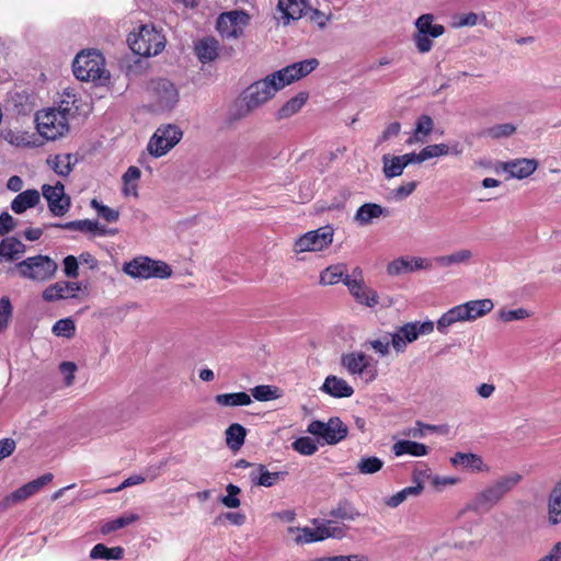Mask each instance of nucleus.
<instances>
[{"mask_svg": "<svg viewBox=\"0 0 561 561\" xmlns=\"http://www.w3.org/2000/svg\"><path fill=\"white\" fill-rule=\"evenodd\" d=\"M308 93L299 92L294 98L289 99L277 112V119H286L297 114L306 104Z\"/></svg>", "mask_w": 561, "mask_h": 561, "instance_id": "38", "label": "nucleus"}, {"mask_svg": "<svg viewBox=\"0 0 561 561\" xmlns=\"http://www.w3.org/2000/svg\"><path fill=\"white\" fill-rule=\"evenodd\" d=\"M288 536L294 542L305 545L327 538H342L344 536V527L333 520L314 522V527H289Z\"/></svg>", "mask_w": 561, "mask_h": 561, "instance_id": "7", "label": "nucleus"}, {"mask_svg": "<svg viewBox=\"0 0 561 561\" xmlns=\"http://www.w3.org/2000/svg\"><path fill=\"white\" fill-rule=\"evenodd\" d=\"M472 259L473 252L470 249H459L449 254L437 256L435 262L439 267L448 268L457 265H469Z\"/></svg>", "mask_w": 561, "mask_h": 561, "instance_id": "30", "label": "nucleus"}, {"mask_svg": "<svg viewBox=\"0 0 561 561\" xmlns=\"http://www.w3.org/2000/svg\"><path fill=\"white\" fill-rule=\"evenodd\" d=\"M54 479L53 473H45L41 476L39 478L25 483L21 488L16 489L14 492H12L8 497L7 501L10 503H18L21 501H24L35 493H37L44 485L51 482Z\"/></svg>", "mask_w": 561, "mask_h": 561, "instance_id": "25", "label": "nucleus"}, {"mask_svg": "<svg viewBox=\"0 0 561 561\" xmlns=\"http://www.w3.org/2000/svg\"><path fill=\"white\" fill-rule=\"evenodd\" d=\"M90 205L98 213V215L107 222H116L119 218L118 210L105 206L96 199H92Z\"/></svg>", "mask_w": 561, "mask_h": 561, "instance_id": "55", "label": "nucleus"}, {"mask_svg": "<svg viewBox=\"0 0 561 561\" xmlns=\"http://www.w3.org/2000/svg\"><path fill=\"white\" fill-rule=\"evenodd\" d=\"M434 127L433 119L428 115H422L419 117L415 124L412 136L407 140L408 145H414L423 142L424 138L428 136Z\"/></svg>", "mask_w": 561, "mask_h": 561, "instance_id": "41", "label": "nucleus"}, {"mask_svg": "<svg viewBox=\"0 0 561 561\" xmlns=\"http://www.w3.org/2000/svg\"><path fill=\"white\" fill-rule=\"evenodd\" d=\"M252 397L257 401H272L279 398L278 388L270 385H260L251 389Z\"/></svg>", "mask_w": 561, "mask_h": 561, "instance_id": "52", "label": "nucleus"}, {"mask_svg": "<svg viewBox=\"0 0 561 561\" xmlns=\"http://www.w3.org/2000/svg\"><path fill=\"white\" fill-rule=\"evenodd\" d=\"M517 130L513 123L495 124L482 130V136L493 140H500L513 136Z\"/></svg>", "mask_w": 561, "mask_h": 561, "instance_id": "45", "label": "nucleus"}, {"mask_svg": "<svg viewBox=\"0 0 561 561\" xmlns=\"http://www.w3.org/2000/svg\"><path fill=\"white\" fill-rule=\"evenodd\" d=\"M123 272L131 278L165 279L171 277L172 268L163 261L153 260L148 256H137L123 265Z\"/></svg>", "mask_w": 561, "mask_h": 561, "instance_id": "9", "label": "nucleus"}, {"mask_svg": "<svg viewBox=\"0 0 561 561\" xmlns=\"http://www.w3.org/2000/svg\"><path fill=\"white\" fill-rule=\"evenodd\" d=\"M431 268L432 262L426 257L400 256L389 262L386 271L389 276H399L407 273Z\"/></svg>", "mask_w": 561, "mask_h": 561, "instance_id": "20", "label": "nucleus"}, {"mask_svg": "<svg viewBox=\"0 0 561 561\" xmlns=\"http://www.w3.org/2000/svg\"><path fill=\"white\" fill-rule=\"evenodd\" d=\"M249 22V15L243 11H230L219 15L217 30L226 38H238Z\"/></svg>", "mask_w": 561, "mask_h": 561, "instance_id": "19", "label": "nucleus"}, {"mask_svg": "<svg viewBox=\"0 0 561 561\" xmlns=\"http://www.w3.org/2000/svg\"><path fill=\"white\" fill-rule=\"evenodd\" d=\"M286 472L275 471L271 472L264 465H256L249 473V479L253 484L270 488L283 481L286 477Z\"/></svg>", "mask_w": 561, "mask_h": 561, "instance_id": "27", "label": "nucleus"}, {"mask_svg": "<svg viewBox=\"0 0 561 561\" xmlns=\"http://www.w3.org/2000/svg\"><path fill=\"white\" fill-rule=\"evenodd\" d=\"M77 370L78 366L73 362H61L59 364V373L62 376L65 387L73 385Z\"/></svg>", "mask_w": 561, "mask_h": 561, "instance_id": "60", "label": "nucleus"}, {"mask_svg": "<svg viewBox=\"0 0 561 561\" xmlns=\"http://www.w3.org/2000/svg\"><path fill=\"white\" fill-rule=\"evenodd\" d=\"M321 390L334 398H350L354 393L353 387L345 379L334 375L324 379Z\"/></svg>", "mask_w": 561, "mask_h": 561, "instance_id": "28", "label": "nucleus"}, {"mask_svg": "<svg viewBox=\"0 0 561 561\" xmlns=\"http://www.w3.org/2000/svg\"><path fill=\"white\" fill-rule=\"evenodd\" d=\"M51 332L58 337L71 339L76 334V323L71 318L60 319L53 325Z\"/></svg>", "mask_w": 561, "mask_h": 561, "instance_id": "51", "label": "nucleus"}, {"mask_svg": "<svg viewBox=\"0 0 561 561\" xmlns=\"http://www.w3.org/2000/svg\"><path fill=\"white\" fill-rule=\"evenodd\" d=\"M531 313L525 308H517L513 310L501 309L499 310V320L502 322H513L527 319Z\"/></svg>", "mask_w": 561, "mask_h": 561, "instance_id": "56", "label": "nucleus"}, {"mask_svg": "<svg viewBox=\"0 0 561 561\" xmlns=\"http://www.w3.org/2000/svg\"><path fill=\"white\" fill-rule=\"evenodd\" d=\"M450 463L454 467L474 473L489 472L490 470V467L483 461L482 457L472 453H456L450 458Z\"/></svg>", "mask_w": 561, "mask_h": 561, "instance_id": "23", "label": "nucleus"}, {"mask_svg": "<svg viewBox=\"0 0 561 561\" xmlns=\"http://www.w3.org/2000/svg\"><path fill=\"white\" fill-rule=\"evenodd\" d=\"M141 176V171L137 167H129L122 176L123 187L122 193L125 196L138 197V183Z\"/></svg>", "mask_w": 561, "mask_h": 561, "instance_id": "37", "label": "nucleus"}, {"mask_svg": "<svg viewBox=\"0 0 561 561\" xmlns=\"http://www.w3.org/2000/svg\"><path fill=\"white\" fill-rule=\"evenodd\" d=\"M12 316V306L8 297L0 299V331L5 328Z\"/></svg>", "mask_w": 561, "mask_h": 561, "instance_id": "62", "label": "nucleus"}, {"mask_svg": "<svg viewBox=\"0 0 561 561\" xmlns=\"http://www.w3.org/2000/svg\"><path fill=\"white\" fill-rule=\"evenodd\" d=\"M291 447L295 451L304 456H311L318 450V445L316 442L308 436L297 438L291 444Z\"/></svg>", "mask_w": 561, "mask_h": 561, "instance_id": "53", "label": "nucleus"}, {"mask_svg": "<svg viewBox=\"0 0 561 561\" xmlns=\"http://www.w3.org/2000/svg\"><path fill=\"white\" fill-rule=\"evenodd\" d=\"M405 165L400 156L385 154L382 157V171L387 179L399 176L403 173Z\"/></svg>", "mask_w": 561, "mask_h": 561, "instance_id": "47", "label": "nucleus"}, {"mask_svg": "<svg viewBox=\"0 0 561 561\" xmlns=\"http://www.w3.org/2000/svg\"><path fill=\"white\" fill-rule=\"evenodd\" d=\"M450 152V148L446 144L428 145L421 150V158L426 161L432 158H438L447 156Z\"/></svg>", "mask_w": 561, "mask_h": 561, "instance_id": "57", "label": "nucleus"}, {"mask_svg": "<svg viewBox=\"0 0 561 561\" xmlns=\"http://www.w3.org/2000/svg\"><path fill=\"white\" fill-rule=\"evenodd\" d=\"M307 432L325 444L335 445L346 437L347 427L339 417H331L328 422L312 421L308 425Z\"/></svg>", "mask_w": 561, "mask_h": 561, "instance_id": "15", "label": "nucleus"}, {"mask_svg": "<svg viewBox=\"0 0 561 561\" xmlns=\"http://www.w3.org/2000/svg\"><path fill=\"white\" fill-rule=\"evenodd\" d=\"M54 227H58L66 230H76V231H84V232H91L94 236L99 237H106V236H114L117 233V229L115 228H106L105 226H102L96 220H75L69 221L66 224H57L53 225Z\"/></svg>", "mask_w": 561, "mask_h": 561, "instance_id": "22", "label": "nucleus"}, {"mask_svg": "<svg viewBox=\"0 0 561 561\" xmlns=\"http://www.w3.org/2000/svg\"><path fill=\"white\" fill-rule=\"evenodd\" d=\"M72 68L76 78L81 81H92L102 85L110 79V72L105 69L104 57L96 50L78 54Z\"/></svg>", "mask_w": 561, "mask_h": 561, "instance_id": "5", "label": "nucleus"}, {"mask_svg": "<svg viewBox=\"0 0 561 561\" xmlns=\"http://www.w3.org/2000/svg\"><path fill=\"white\" fill-rule=\"evenodd\" d=\"M150 91L158 110H171L179 101L175 85L167 79L152 80Z\"/></svg>", "mask_w": 561, "mask_h": 561, "instance_id": "17", "label": "nucleus"}, {"mask_svg": "<svg viewBox=\"0 0 561 561\" xmlns=\"http://www.w3.org/2000/svg\"><path fill=\"white\" fill-rule=\"evenodd\" d=\"M3 138L5 141H8L11 145L18 146V147H26L30 146V136L26 133L19 131V130H5L3 133Z\"/></svg>", "mask_w": 561, "mask_h": 561, "instance_id": "59", "label": "nucleus"}, {"mask_svg": "<svg viewBox=\"0 0 561 561\" xmlns=\"http://www.w3.org/2000/svg\"><path fill=\"white\" fill-rule=\"evenodd\" d=\"M469 322H473L490 313L494 308V302L490 298L469 300L465 302Z\"/></svg>", "mask_w": 561, "mask_h": 561, "instance_id": "33", "label": "nucleus"}, {"mask_svg": "<svg viewBox=\"0 0 561 561\" xmlns=\"http://www.w3.org/2000/svg\"><path fill=\"white\" fill-rule=\"evenodd\" d=\"M416 33L413 36L417 50L422 54L428 53L433 47L432 38L442 36L445 27L434 23L433 14H423L415 21Z\"/></svg>", "mask_w": 561, "mask_h": 561, "instance_id": "14", "label": "nucleus"}, {"mask_svg": "<svg viewBox=\"0 0 561 561\" xmlns=\"http://www.w3.org/2000/svg\"><path fill=\"white\" fill-rule=\"evenodd\" d=\"M341 366L348 375L359 377L367 383L375 381L378 377L377 360H374L363 351L342 354Z\"/></svg>", "mask_w": 561, "mask_h": 561, "instance_id": "11", "label": "nucleus"}, {"mask_svg": "<svg viewBox=\"0 0 561 561\" xmlns=\"http://www.w3.org/2000/svg\"><path fill=\"white\" fill-rule=\"evenodd\" d=\"M458 323L453 312L448 309L445 311L436 322V329L440 334H447L449 329Z\"/></svg>", "mask_w": 561, "mask_h": 561, "instance_id": "61", "label": "nucleus"}, {"mask_svg": "<svg viewBox=\"0 0 561 561\" xmlns=\"http://www.w3.org/2000/svg\"><path fill=\"white\" fill-rule=\"evenodd\" d=\"M422 491H423V484L419 482L416 485L407 486V488L400 490L399 492H397L396 494L385 497L383 503L386 506H388L390 508H396L400 504H402L404 501H407L410 496L420 495L422 493Z\"/></svg>", "mask_w": 561, "mask_h": 561, "instance_id": "39", "label": "nucleus"}, {"mask_svg": "<svg viewBox=\"0 0 561 561\" xmlns=\"http://www.w3.org/2000/svg\"><path fill=\"white\" fill-rule=\"evenodd\" d=\"M214 400L224 408L247 407L252 403L251 396L247 392L220 393L216 394Z\"/></svg>", "mask_w": 561, "mask_h": 561, "instance_id": "36", "label": "nucleus"}, {"mask_svg": "<svg viewBox=\"0 0 561 561\" xmlns=\"http://www.w3.org/2000/svg\"><path fill=\"white\" fill-rule=\"evenodd\" d=\"M226 492L227 494L220 499L221 504L228 508H238L241 505V501L239 499L241 489L238 485L230 483L226 486Z\"/></svg>", "mask_w": 561, "mask_h": 561, "instance_id": "54", "label": "nucleus"}, {"mask_svg": "<svg viewBox=\"0 0 561 561\" xmlns=\"http://www.w3.org/2000/svg\"><path fill=\"white\" fill-rule=\"evenodd\" d=\"M226 444L232 450H239L244 443L247 431L238 423H233L228 426L225 432Z\"/></svg>", "mask_w": 561, "mask_h": 561, "instance_id": "44", "label": "nucleus"}, {"mask_svg": "<svg viewBox=\"0 0 561 561\" xmlns=\"http://www.w3.org/2000/svg\"><path fill=\"white\" fill-rule=\"evenodd\" d=\"M392 453L396 457L410 455L414 457H423L428 454V448L422 443L414 440L401 439L392 445Z\"/></svg>", "mask_w": 561, "mask_h": 561, "instance_id": "32", "label": "nucleus"}, {"mask_svg": "<svg viewBox=\"0 0 561 561\" xmlns=\"http://www.w3.org/2000/svg\"><path fill=\"white\" fill-rule=\"evenodd\" d=\"M195 51L202 62L214 60L218 55V43L214 38H204L196 43Z\"/></svg>", "mask_w": 561, "mask_h": 561, "instance_id": "43", "label": "nucleus"}, {"mask_svg": "<svg viewBox=\"0 0 561 561\" xmlns=\"http://www.w3.org/2000/svg\"><path fill=\"white\" fill-rule=\"evenodd\" d=\"M344 284L358 304L367 307H375L379 302L377 293L368 288L363 279V272L359 267H355L352 275H346Z\"/></svg>", "mask_w": 561, "mask_h": 561, "instance_id": "16", "label": "nucleus"}, {"mask_svg": "<svg viewBox=\"0 0 561 561\" xmlns=\"http://www.w3.org/2000/svg\"><path fill=\"white\" fill-rule=\"evenodd\" d=\"M478 526L479 520H473L460 527L446 529L434 545V553L437 557H447L453 549L466 550L470 548L473 542L469 540V537L474 534Z\"/></svg>", "mask_w": 561, "mask_h": 561, "instance_id": "6", "label": "nucleus"}, {"mask_svg": "<svg viewBox=\"0 0 561 561\" xmlns=\"http://www.w3.org/2000/svg\"><path fill=\"white\" fill-rule=\"evenodd\" d=\"M333 236L334 231L330 226L310 230L295 240L293 251L296 254L323 251L332 244Z\"/></svg>", "mask_w": 561, "mask_h": 561, "instance_id": "13", "label": "nucleus"}, {"mask_svg": "<svg viewBox=\"0 0 561 561\" xmlns=\"http://www.w3.org/2000/svg\"><path fill=\"white\" fill-rule=\"evenodd\" d=\"M330 516L342 520H355L360 513L350 502L343 501L330 512Z\"/></svg>", "mask_w": 561, "mask_h": 561, "instance_id": "50", "label": "nucleus"}, {"mask_svg": "<svg viewBox=\"0 0 561 561\" xmlns=\"http://www.w3.org/2000/svg\"><path fill=\"white\" fill-rule=\"evenodd\" d=\"M15 270L23 278L43 283L55 276L58 265L51 257L38 254L19 262Z\"/></svg>", "mask_w": 561, "mask_h": 561, "instance_id": "10", "label": "nucleus"}, {"mask_svg": "<svg viewBox=\"0 0 561 561\" xmlns=\"http://www.w3.org/2000/svg\"><path fill=\"white\" fill-rule=\"evenodd\" d=\"M128 44L135 54L150 57L163 50L165 37L156 27L142 25L138 32L129 34Z\"/></svg>", "mask_w": 561, "mask_h": 561, "instance_id": "8", "label": "nucleus"}, {"mask_svg": "<svg viewBox=\"0 0 561 561\" xmlns=\"http://www.w3.org/2000/svg\"><path fill=\"white\" fill-rule=\"evenodd\" d=\"M318 65L319 61L316 58L294 62L253 82L242 94L257 110L271 101L278 91L311 73Z\"/></svg>", "mask_w": 561, "mask_h": 561, "instance_id": "1", "label": "nucleus"}, {"mask_svg": "<svg viewBox=\"0 0 561 561\" xmlns=\"http://www.w3.org/2000/svg\"><path fill=\"white\" fill-rule=\"evenodd\" d=\"M42 195L47 201L48 209L54 216L61 217L69 211L71 201L66 195L62 183L57 182L55 185L44 184L42 186Z\"/></svg>", "mask_w": 561, "mask_h": 561, "instance_id": "18", "label": "nucleus"}, {"mask_svg": "<svg viewBox=\"0 0 561 561\" xmlns=\"http://www.w3.org/2000/svg\"><path fill=\"white\" fill-rule=\"evenodd\" d=\"M75 158L70 153L56 154L47 159V164L60 176H67L75 164Z\"/></svg>", "mask_w": 561, "mask_h": 561, "instance_id": "40", "label": "nucleus"}, {"mask_svg": "<svg viewBox=\"0 0 561 561\" xmlns=\"http://www.w3.org/2000/svg\"><path fill=\"white\" fill-rule=\"evenodd\" d=\"M41 202V193L37 190H26L19 193L11 202V209L15 214H23L35 207Z\"/></svg>", "mask_w": 561, "mask_h": 561, "instance_id": "31", "label": "nucleus"}, {"mask_svg": "<svg viewBox=\"0 0 561 561\" xmlns=\"http://www.w3.org/2000/svg\"><path fill=\"white\" fill-rule=\"evenodd\" d=\"M70 108L68 106L48 107L38 111L35 116L38 134L47 140H56L69 131Z\"/></svg>", "mask_w": 561, "mask_h": 561, "instance_id": "4", "label": "nucleus"}, {"mask_svg": "<svg viewBox=\"0 0 561 561\" xmlns=\"http://www.w3.org/2000/svg\"><path fill=\"white\" fill-rule=\"evenodd\" d=\"M522 480L519 473H511L499 478L490 483L486 488L479 491L466 507L459 512L458 517L465 511H490L494 507L514 486Z\"/></svg>", "mask_w": 561, "mask_h": 561, "instance_id": "3", "label": "nucleus"}, {"mask_svg": "<svg viewBox=\"0 0 561 561\" xmlns=\"http://www.w3.org/2000/svg\"><path fill=\"white\" fill-rule=\"evenodd\" d=\"M254 111L255 108L244 99V95L241 93L228 111V121L233 123L243 119Z\"/></svg>", "mask_w": 561, "mask_h": 561, "instance_id": "42", "label": "nucleus"}, {"mask_svg": "<svg viewBox=\"0 0 561 561\" xmlns=\"http://www.w3.org/2000/svg\"><path fill=\"white\" fill-rule=\"evenodd\" d=\"M182 130L172 124L161 125L148 141L147 150L153 158L165 156L182 139Z\"/></svg>", "mask_w": 561, "mask_h": 561, "instance_id": "12", "label": "nucleus"}, {"mask_svg": "<svg viewBox=\"0 0 561 561\" xmlns=\"http://www.w3.org/2000/svg\"><path fill=\"white\" fill-rule=\"evenodd\" d=\"M307 8V0H278L277 9L282 13L284 24L302 16Z\"/></svg>", "mask_w": 561, "mask_h": 561, "instance_id": "29", "label": "nucleus"}, {"mask_svg": "<svg viewBox=\"0 0 561 561\" xmlns=\"http://www.w3.org/2000/svg\"><path fill=\"white\" fill-rule=\"evenodd\" d=\"M435 323L431 320L424 322H408L397 331L388 335L378 339L367 340L363 347L373 350L376 354L381 357H386L390 354V345L397 353H403L408 344L413 343L421 335H428L433 333Z\"/></svg>", "mask_w": 561, "mask_h": 561, "instance_id": "2", "label": "nucleus"}, {"mask_svg": "<svg viewBox=\"0 0 561 561\" xmlns=\"http://www.w3.org/2000/svg\"><path fill=\"white\" fill-rule=\"evenodd\" d=\"M136 519H137V515H135V514H127V515L119 516L118 518L107 522L105 525H103L102 533L110 534L112 531H115L117 529H121V528L131 524Z\"/></svg>", "mask_w": 561, "mask_h": 561, "instance_id": "58", "label": "nucleus"}, {"mask_svg": "<svg viewBox=\"0 0 561 561\" xmlns=\"http://www.w3.org/2000/svg\"><path fill=\"white\" fill-rule=\"evenodd\" d=\"M79 270V261L73 255H68L64 259V273L67 277H77Z\"/></svg>", "mask_w": 561, "mask_h": 561, "instance_id": "63", "label": "nucleus"}, {"mask_svg": "<svg viewBox=\"0 0 561 561\" xmlns=\"http://www.w3.org/2000/svg\"><path fill=\"white\" fill-rule=\"evenodd\" d=\"M124 557V549L122 547L107 548L103 543L95 545L90 552L91 559L121 560Z\"/></svg>", "mask_w": 561, "mask_h": 561, "instance_id": "48", "label": "nucleus"}, {"mask_svg": "<svg viewBox=\"0 0 561 561\" xmlns=\"http://www.w3.org/2000/svg\"><path fill=\"white\" fill-rule=\"evenodd\" d=\"M389 211L379 204L365 203L363 204L354 215V222L359 227H366L373 225L377 219L387 217Z\"/></svg>", "mask_w": 561, "mask_h": 561, "instance_id": "24", "label": "nucleus"}, {"mask_svg": "<svg viewBox=\"0 0 561 561\" xmlns=\"http://www.w3.org/2000/svg\"><path fill=\"white\" fill-rule=\"evenodd\" d=\"M81 290L79 282L60 280L47 286L42 297L47 302H55L58 300L77 298L78 291Z\"/></svg>", "mask_w": 561, "mask_h": 561, "instance_id": "21", "label": "nucleus"}, {"mask_svg": "<svg viewBox=\"0 0 561 561\" xmlns=\"http://www.w3.org/2000/svg\"><path fill=\"white\" fill-rule=\"evenodd\" d=\"M383 467V460L377 456H363L356 463V470L360 474H375Z\"/></svg>", "mask_w": 561, "mask_h": 561, "instance_id": "49", "label": "nucleus"}, {"mask_svg": "<svg viewBox=\"0 0 561 561\" xmlns=\"http://www.w3.org/2000/svg\"><path fill=\"white\" fill-rule=\"evenodd\" d=\"M538 163L535 159H515L502 163V170L514 179H526L530 176L537 169Z\"/></svg>", "mask_w": 561, "mask_h": 561, "instance_id": "26", "label": "nucleus"}, {"mask_svg": "<svg viewBox=\"0 0 561 561\" xmlns=\"http://www.w3.org/2000/svg\"><path fill=\"white\" fill-rule=\"evenodd\" d=\"M345 271L343 264L331 265L320 273L319 283L323 286L334 285L339 282L344 283V278L347 275Z\"/></svg>", "mask_w": 561, "mask_h": 561, "instance_id": "46", "label": "nucleus"}, {"mask_svg": "<svg viewBox=\"0 0 561 561\" xmlns=\"http://www.w3.org/2000/svg\"><path fill=\"white\" fill-rule=\"evenodd\" d=\"M548 520L551 525L561 522V480L553 486L548 497Z\"/></svg>", "mask_w": 561, "mask_h": 561, "instance_id": "34", "label": "nucleus"}, {"mask_svg": "<svg viewBox=\"0 0 561 561\" xmlns=\"http://www.w3.org/2000/svg\"><path fill=\"white\" fill-rule=\"evenodd\" d=\"M25 252V245L16 238H4L0 242L1 260L14 261Z\"/></svg>", "mask_w": 561, "mask_h": 561, "instance_id": "35", "label": "nucleus"}, {"mask_svg": "<svg viewBox=\"0 0 561 561\" xmlns=\"http://www.w3.org/2000/svg\"><path fill=\"white\" fill-rule=\"evenodd\" d=\"M308 16H309V20L312 23H314L317 26H319L320 28H324L327 26L328 22L331 19L330 14L321 12V11H319L317 9L310 10Z\"/></svg>", "mask_w": 561, "mask_h": 561, "instance_id": "64", "label": "nucleus"}]
</instances>
